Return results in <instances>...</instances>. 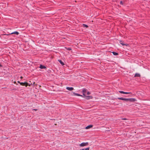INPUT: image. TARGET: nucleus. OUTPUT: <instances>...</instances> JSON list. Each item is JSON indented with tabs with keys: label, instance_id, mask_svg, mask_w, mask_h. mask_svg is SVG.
I'll return each instance as SVG.
<instances>
[{
	"label": "nucleus",
	"instance_id": "nucleus-1",
	"mask_svg": "<svg viewBox=\"0 0 150 150\" xmlns=\"http://www.w3.org/2000/svg\"><path fill=\"white\" fill-rule=\"evenodd\" d=\"M88 143L86 142H82L79 144V146L81 147H83L85 146H88Z\"/></svg>",
	"mask_w": 150,
	"mask_h": 150
},
{
	"label": "nucleus",
	"instance_id": "nucleus-2",
	"mask_svg": "<svg viewBox=\"0 0 150 150\" xmlns=\"http://www.w3.org/2000/svg\"><path fill=\"white\" fill-rule=\"evenodd\" d=\"M129 101L130 102H134L136 101L135 99L134 98H127V101Z\"/></svg>",
	"mask_w": 150,
	"mask_h": 150
},
{
	"label": "nucleus",
	"instance_id": "nucleus-3",
	"mask_svg": "<svg viewBox=\"0 0 150 150\" xmlns=\"http://www.w3.org/2000/svg\"><path fill=\"white\" fill-rule=\"evenodd\" d=\"M20 84L22 86H25L26 87H27L28 85V83L26 82H21V83H20Z\"/></svg>",
	"mask_w": 150,
	"mask_h": 150
},
{
	"label": "nucleus",
	"instance_id": "nucleus-4",
	"mask_svg": "<svg viewBox=\"0 0 150 150\" xmlns=\"http://www.w3.org/2000/svg\"><path fill=\"white\" fill-rule=\"evenodd\" d=\"M93 127V125H90L87 127H86L85 128V129H89L90 128L92 127Z\"/></svg>",
	"mask_w": 150,
	"mask_h": 150
},
{
	"label": "nucleus",
	"instance_id": "nucleus-5",
	"mask_svg": "<svg viewBox=\"0 0 150 150\" xmlns=\"http://www.w3.org/2000/svg\"><path fill=\"white\" fill-rule=\"evenodd\" d=\"M119 92L121 93L125 94H128L131 93L130 92H124L122 91H119Z\"/></svg>",
	"mask_w": 150,
	"mask_h": 150
},
{
	"label": "nucleus",
	"instance_id": "nucleus-6",
	"mask_svg": "<svg viewBox=\"0 0 150 150\" xmlns=\"http://www.w3.org/2000/svg\"><path fill=\"white\" fill-rule=\"evenodd\" d=\"M86 89L84 88L83 89L82 92H83V95H84V96L86 95Z\"/></svg>",
	"mask_w": 150,
	"mask_h": 150
},
{
	"label": "nucleus",
	"instance_id": "nucleus-7",
	"mask_svg": "<svg viewBox=\"0 0 150 150\" xmlns=\"http://www.w3.org/2000/svg\"><path fill=\"white\" fill-rule=\"evenodd\" d=\"M66 89L69 91H72L74 90V88L73 87H67Z\"/></svg>",
	"mask_w": 150,
	"mask_h": 150
},
{
	"label": "nucleus",
	"instance_id": "nucleus-8",
	"mask_svg": "<svg viewBox=\"0 0 150 150\" xmlns=\"http://www.w3.org/2000/svg\"><path fill=\"white\" fill-rule=\"evenodd\" d=\"M40 68L41 69H44L46 68V67L42 65H40Z\"/></svg>",
	"mask_w": 150,
	"mask_h": 150
},
{
	"label": "nucleus",
	"instance_id": "nucleus-9",
	"mask_svg": "<svg viewBox=\"0 0 150 150\" xmlns=\"http://www.w3.org/2000/svg\"><path fill=\"white\" fill-rule=\"evenodd\" d=\"M134 77H140V75L138 73H136L134 76Z\"/></svg>",
	"mask_w": 150,
	"mask_h": 150
},
{
	"label": "nucleus",
	"instance_id": "nucleus-10",
	"mask_svg": "<svg viewBox=\"0 0 150 150\" xmlns=\"http://www.w3.org/2000/svg\"><path fill=\"white\" fill-rule=\"evenodd\" d=\"M11 34H15L16 35H18L19 34V33L18 32L15 31V32H13L11 33Z\"/></svg>",
	"mask_w": 150,
	"mask_h": 150
},
{
	"label": "nucleus",
	"instance_id": "nucleus-11",
	"mask_svg": "<svg viewBox=\"0 0 150 150\" xmlns=\"http://www.w3.org/2000/svg\"><path fill=\"white\" fill-rule=\"evenodd\" d=\"M73 94H74V95H75V96H82V95H80L79 94L77 93H74Z\"/></svg>",
	"mask_w": 150,
	"mask_h": 150
},
{
	"label": "nucleus",
	"instance_id": "nucleus-12",
	"mask_svg": "<svg viewBox=\"0 0 150 150\" xmlns=\"http://www.w3.org/2000/svg\"><path fill=\"white\" fill-rule=\"evenodd\" d=\"M86 98L87 99H92V97L91 96H86Z\"/></svg>",
	"mask_w": 150,
	"mask_h": 150
},
{
	"label": "nucleus",
	"instance_id": "nucleus-13",
	"mask_svg": "<svg viewBox=\"0 0 150 150\" xmlns=\"http://www.w3.org/2000/svg\"><path fill=\"white\" fill-rule=\"evenodd\" d=\"M90 148L89 147L85 149H80V150H89Z\"/></svg>",
	"mask_w": 150,
	"mask_h": 150
},
{
	"label": "nucleus",
	"instance_id": "nucleus-14",
	"mask_svg": "<svg viewBox=\"0 0 150 150\" xmlns=\"http://www.w3.org/2000/svg\"><path fill=\"white\" fill-rule=\"evenodd\" d=\"M112 53L113 54L115 55H117L118 54L117 52H112Z\"/></svg>",
	"mask_w": 150,
	"mask_h": 150
},
{
	"label": "nucleus",
	"instance_id": "nucleus-15",
	"mask_svg": "<svg viewBox=\"0 0 150 150\" xmlns=\"http://www.w3.org/2000/svg\"><path fill=\"white\" fill-rule=\"evenodd\" d=\"M83 26L84 27H85V28H86L88 27V25L85 24H83Z\"/></svg>",
	"mask_w": 150,
	"mask_h": 150
},
{
	"label": "nucleus",
	"instance_id": "nucleus-16",
	"mask_svg": "<svg viewBox=\"0 0 150 150\" xmlns=\"http://www.w3.org/2000/svg\"><path fill=\"white\" fill-rule=\"evenodd\" d=\"M59 62H60V64L62 65H64V63L62 62V61L61 60H60L59 61Z\"/></svg>",
	"mask_w": 150,
	"mask_h": 150
},
{
	"label": "nucleus",
	"instance_id": "nucleus-17",
	"mask_svg": "<svg viewBox=\"0 0 150 150\" xmlns=\"http://www.w3.org/2000/svg\"><path fill=\"white\" fill-rule=\"evenodd\" d=\"M123 98H118V99L123 100Z\"/></svg>",
	"mask_w": 150,
	"mask_h": 150
},
{
	"label": "nucleus",
	"instance_id": "nucleus-18",
	"mask_svg": "<svg viewBox=\"0 0 150 150\" xmlns=\"http://www.w3.org/2000/svg\"><path fill=\"white\" fill-rule=\"evenodd\" d=\"M67 49L68 50H71V48H70V47H69V48H67Z\"/></svg>",
	"mask_w": 150,
	"mask_h": 150
},
{
	"label": "nucleus",
	"instance_id": "nucleus-19",
	"mask_svg": "<svg viewBox=\"0 0 150 150\" xmlns=\"http://www.w3.org/2000/svg\"><path fill=\"white\" fill-rule=\"evenodd\" d=\"M127 98H123V100H125V101H127Z\"/></svg>",
	"mask_w": 150,
	"mask_h": 150
},
{
	"label": "nucleus",
	"instance_id": "nucleus-20",
	"mask_svg": "<svg viewBox=\"0 0 150 150\" xmlns=\"http://www.w3.org/2000/svg\"><path fill=\"white\" fill-rule=\"evenodd\" d=\"M90 94H91V93L89 92V91H88V92H87V95H89Z\"/></svg>",
	"mask_w": 150,
	"mask_h": 150
},
{
	"label": "nucleus",
	"instance_id": "nucleus-21",
	"mask_svg": "<svg viewBox=\"0 0 150 150\" xmlns=\"http://www.w3.org/2000/svg\"><path fill=\"white\" fill-rule=\"evenodd\" d=\"M122 120H127V119L125 118H122Z\"/></svg>",
	"mask_w": 150,
	"mask_h": 150
},
{
	"label": "nucleus",
	"instance_id": "nucleus-22",
	"mask_svg": "<svg viewBox=\"0 0 150 150\" xmlns=\"http://www.w3.org/2000/svg\"><path fill=\"white\" fill-rule=\"evenodd\" d=\"M120 3L121 4H123L122 2V1H120Z\"/></svg>",
	"mask_w": 150,
	"mask_h": 150
},
{
	"label": "nucleus",
	"instance_id": "nucleus-23",
	"mask_svg": "<svg viewBox=\"0 0 150 150\" xmlns=\"http://www.w3.org/2000/svg\"><path fill=\"white\" fill-rule=\"evenodd\" d=\"M33 110L37 111L38 110L37 109H33Z\"/></svg>",
	"mask_w": 150,
	"mask_h": 150
},
{
	"label": "nucleus",
	"instance_id": "nucleus-24",
	"mask_svg": "<svg viewBox=\"0 0 150 150\" xmlns=\"http://www.w3.org/2000/svg\"><path fill=\"white\" fill-rule=\"evenodd\" d=\"M18 83H19L20 84V83H21V82H20L19 81H18Z\"/></svg>",
	"mask_w": 150,
	"mask_h": 150
},
{
	"label": "nucleus",
	"instance_id": "nucleus-25",
	"mask_svg": "<svg viewBox=\"0 0 150 150\" xmlns=\"http://www.w3.org/2000/svg\"><path fill=\"white\" fill-rule=\"evenodd\" d=\"M121 44H122V45H125V44H122V43H121Z\"/></svg>",
	"mask_w": 150,
	"mask_h": 150
},
{
	"label": "nucleus",
	"instance_id": "nucleus-26",
	"mask_svg": "<svg viewBox=\"0 0 150 150\" xmlns=\"http://www.w3.org/2000/svg\"><path fill=\"white\" fill-rule=\"evenodd\" d=\"M20 78H21V79H22L23 78L22 76H21L20 77Z\"/></svg>",
	"mask_w": 150,
	"mask_h": 150
},
{
	"label": "nucleus",
	"instance_id": "nucleus-27",
	"mask_svg": "<svg viewBox=\"0 0 150 150\" xmlns=\"http://www.w3.org/2000/svg\"><path fill=\"white\" fill-rule=\"evenodd\" d=\"M16 83V81H14V83Z\"/></svg>",
	"mask_w": 150,
	"mask_h": 150
},
{
	"label": "nucleus",
	"instance_id": "nucleus-28",
	"mask_svg": "<svg viewBox=\"0 0 150 150\" xmlns=\"http://www.w3.org/2000/svg\"><path fill=\"white\" fill-rule=\"evenodd\" d=\"M13 90H16V89H15V88H14V89H13Z\"/></svg>",
	"mask_w": 150,
	"mask_h": 150
}]
</instances>
